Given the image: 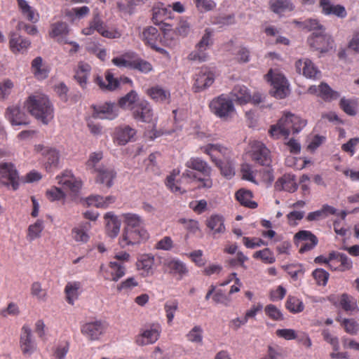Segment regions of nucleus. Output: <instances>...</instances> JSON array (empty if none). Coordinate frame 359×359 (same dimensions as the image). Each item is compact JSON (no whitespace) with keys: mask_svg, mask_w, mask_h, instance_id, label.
<instances>
[{"mask_svg":"<svg viewBox=\"0 0 359 359\" xmlns=\"http://www.w3.org/2000/svg\"><path fill=\"white\" fill-rule=\"evenodd\" d=\"M125 225L118 243L122 248L146 241L149 234L144 228L143 218L137 214L127 212L121 215Z\"/></svg>","mask_w":359,"mask_h":359,"instance_id":"nucleus-1","label":"nucleus"},{"mask_svg":"<svg viewBox=\"0 0 359 359\" xmlns=\"http://www.w3.org/2000/svg\"><path fill=\"white\" fill-rule=\"evenodd\" d=\"M201 150L210 156L222 176L231 179L235 175L234 165L228 157L230 151L227 148L219 144H208L201 147Z\"/></svg>","mask_w":359,"mask_h":359,"instance_id":"nucleus-2","label":"nucleus"},{"mask_svg":"<svg viewBox=\"0 0 359 359\" xmlns=\"http://www.w3.org/2000/svg\"><path fill=\"white\" fill-rule=\"evenodd\" d=\"M26 106L29 112L37 120L47 125L54 117V109L48 97L43 94L28 97Z\"/></svg>","mask_w":359,"mask_h":359,"instance_id":"nucleus-3","label":"nucleus"},{"mask_svg":"<svg viewBox=\"0 0 359 359\" xmlns=\"http://www.w3.org/2000/svg\"><path fill=\"white\" fill-rule=\"evenodd\" d=\"M266 78L271 82L272 88L270 94L273 97L277 99H283L289 95V83L283 74L270 69L266 75Z\"/></svg>","mask_w":359,"mask_h":359,"instance_id":"nucleus-4","label":"nucleus"},{"mask_svg":"<svg viewBox=\"0 0 359 359\" xmlns=\"http://www.w3.org/2000/svg\"><path fill=\"white\" fill-rule=\"evenodd\" d=\"M197 179L196 173L189 168L182 173L180 181L175 182V174L171 173L167 177L165 184L172 192L182 194L192 189L188 184L195 183Z\"/></svg>","mask_w":359,"mask_h":359,"instance_id":"nucleus-5","label":"nucleus"},{"mask_svg":"<svg viewBox=\"0 0 359 359\" xmlns=\"http://www.w3.org/2000/svg\"><path fill=\"white\" fill-rule=\"evenodd\" d=\"M209 107L211 111L219 118H226L234 111L232 100L224 94L214 98L210 102Z\"/></svg>","mask_w":359,"mask_h":359,"instance_id":"nucleus-6","label":"nucleus"},{"mask_svg":"<svg viewBox=\"0 0 359 359\" xmlns=\"http://www.w3.org/2000/svg\"><path fill=\"white\" fill-rule=\"evenodd\" d=\"M100 273L104 280L117 282L125 276L126 266L121 262L110 261L107 265H100Z\"/></svg>","mask_w":359,"mask_h":359,"instance_id":"nucleus-7","label":"nucleus"},{"mask_svg":"<svg viewBox=\"0 0 359 359\" xmlns=\"http://www.w3.org/2000/svg\"><path fill=\"white\" fill-rule=\"evenodd\" d=\"M1 184L15 191L20 185V177L15 165L11 163L1 161Z\"/></svg>","mask_w":359,"mask_h":359,"instance_id":"nucleus-8","label":"nucleus"},{"mask_svg":"<svg viewBox=\"0 0 359 359\" xmlns=\"http://www.w3.org/2000/svg\"><path fill=\"white\" fill-rule=\"evenodd\" d=\"M280 124L287 130L289 136L291 133L293 134L299 133L306 125V121L290 112H285L279 119Z\"/></svg>","mask_w":359,"mask_h":359,"instance_id":"nucleus-9","label":"nucleus"},{"mask_svg":"<svg viewBox=\"0 0 359 359\" xmlns=\"http://www.w3.org/2000/svg\"><path fill=\"white\" fill-rule=\"evenodd\" d=\"M250 147V156L252 161L261 165L269 166L271 162L270 151L264 144L259 141H253Z\"/></svg>","mask_w":359,"mask_h":359,"instance_id":"nucleus-10","label":"nucleus"},{"mask_svg":"<svg viewBox=\"0 0 359 359\" xmlns=\"http://www.w3.org/2000/svg\"><path fill=\"white\" fill-rule=\"evenodd\" d=\"M308 43L314 50L320 52H327L332 48L333 40L331 36L324 33V30L319 32H313L308 38Z\"/></svg>","mask_w":359,"mask_h":359,"instance_id":"nucleus-11","label":"nucleus"},{"mask_svg":"<svg viewBox=\"0 0 359 359\" xmlns=\"http://www.w3.org/2000/svg\"><path fill=\"white\" fill-rule=\"evenodd\" d=\"M352 267L353 262L346 255L337 251L330 253L329 269L330 270L344 272L351 269Z\"/></svg>","mask_w":359,"mask_h":359,"instance_id":"nucleus-12","label":"nucleus"},{"mask_svg":"<svg viewBox=\"0 0 359 359\" xmlns=\"http://www.w3.org/2000/svg\"><path fill=\"white\" fill-rule=\"evenodd\" d=\"M20 348L24 355L30 356L36 349V344L32 337L30 327L24 325L20 336Z\"/></svg>","mask_w":359,"mask_h":359,"instance_id":"nucleus-13","label":"nucleus"},{"mask_svg":"<svg viewBox=\"0 0 359 359\" xmlns=\"http://www.w3.org/2000/svg\"><path fill=\"white\" fill-rule=\"evenodd\" d=\"M133 118L144 123H151L154 120V111L151 104L147 100H140L133 107L132 112Z\"/></svg>","mask_w":359,"mask_h":359,"instance_id":"nucleus-14","label":"nucleus"},{"mask_svg":"<svg viewBox=\"0 0 359 359\" xmlns=\"http://www.w3.org/2000/svg\"><path fill=\"white\" fill-rule=\"evenodd\" d=\"M107 329V324L101 320H95L83 324L81 332L90 341L99 339Z\"/></svg>","mask_w":359,"mask_h":359,"instance_id":"nucleus-15","label":"nucleus"},{"mask_svg":"<svg viewBox=\"0 0 359 359\" xmlns=\"http://www.w3.org/2000/svg\"><path fill=\"white\" fill-rule=\"evenodd\" d=\"M93 174L95 175V182L104 185L107 189L113 186L114 180L117 175L113 168L103 165H100Z\"/></svg>","mask_w":359,"mask_h":359,"instance_id":"nucleus-16","label":"nucleus"},{"mask_svg":"<svg viewBox=\"0 0 359 359\" xmlns=\"http://www.w3.org/2000/svg\"><path fill=\"white\" fill-rule=\"evenodd\" d=\"M161 330L159 326L152 325L149 328L144 329L136 336L135 343L138 346H146L154 344L159 338Z\"/></svg>","mask_w":359,"mask_h":359,"instance_id":"nucleus-17","label":"nucleus"},{"mask_svg":"<svg viewBox=\"0 0 359 359\" xmlns=\"http://www.w3.org/2000/svg\"><path fill=\"white\" fill-rule=\"evenodd\" d=\"M118 114V109L114 103L106 102L93 107V116L96 118L113 120Z\"/></svg>","mask_w":359,"mask_h":359,"instance_id":"nucleus-18","label":"nucleus"},{"mask_svg":"<svg viewBox=\"0 0 359 359\" xmlns=\"http://www.w3.org/2000/svg\"><path fill=\"white\" fill-rule=\"evenodd\" d=\"M59 184L72 193H78L81 188L82 182L77 179L69 170H65L60 176L57 177Z\"/></svg>","mask_w":359,"mask_h":359,"instance_id":"nucleus-19","label":"nucleus"},{"mask_svg":"<svg viewBox=\"0 0 359 359\" xmlns=\"http://www.w3.org/2000/svg\"><path fill=\"white\" fill-rule=\"evenodd\" d=\"M294 239L298 242H302L299 252L304 253L315 248L318 244L317 237L309 231H299L294 235Z\"/></svg>","mask_w":359,"mask_h":359,"instance_id":"nucleus-20","label":"nucleus"},{"mask_svg":"<svg viewBox=\"0 0 359 359\" xmlns=\"http://www.w3.org/2000/svg\"><path fill=\"white\" fill-rule=\"evenodd\" d=\"M194 88L195 92H200L210 86L214 82V74L207 67H202L196 74Z\"/></svg>","mask_w":359,"mask_h":359,"instance_id":"nucleus-21","label":"nucleus"},{"mask_svg":"<svg viewBox=\"0 0 359 359\" xmlns=\"http://www.w3.org/2000/svg\"><path fill=\"white\" fill-rule=\"evenodd\" d=\"M159 37L160 34L158 29L152 26L144 28L141 35V39L145 45L151 47L153 50L162 53L165 50L158 47Z\"/></svg>","mask_w":359,"mask_h":359,"instance_id":"nucleus-22","label":"nucleus"},{"mask_svg":"<svg viewBox=\"0 0 359 359\" xmlns=\"http://www.w3.org/2000/svg\"><path fill=\"white\" fill-rule=\"evenodd\" d=\"M34 149L36 152H39L43 156L46 161V168L47 169L57 166L60 160V154L57 149L44 147L42 144L35 145Z\"/></svg>","mask_w":359,"mask_h":359,"instance_id":"nucleus-23","label":"nucleus"},{"mask_svg":"<svg viewBox=\"0 0 359 359\" xmlns=\"http://www.w3.org/2000/svg\"><path fill=\"white\" fill-rule=\"evenodd\" d=\"M91 224L88 222H83L72 228L71 236L72 239L79 244H85L90 240L89 231L91 229Z\"/></svg>","mask_w":359,"mask_h":359,"instance_id":"nucleus-24","label":"nucleus"},{"mask_svg":"<svg viewBox=\"0 0 359 359\" xmlns=\"http://www.w3.org/2000/svg\"><path fill=\"white\" fill-rule=\"evenodd\" d=\"M295 67L297 71L302 73L306 78L316 79L320 76V72L309 59L299 60L296 62Z\"/></svg>","mask_w":359,"mask_h":359,"instance_id":"nucleus-25","label":"nucleus"},{"mask_svg":"<svg viewBox=\"0 0 359 359\" xmlns=\"http://www.w3.org/2000/svg\"><path fill=\"white\" fill-rule=\"evenodd\" d=\"M136 133L135 129L127 125L117 127L114 133V141L119 145H125L133 140Z\"/></svg>","mask_w":359,"mask_h":359,"instance_id":"nucleus-26","label":"nucleus"},{"mask_svg":"<svg viewBox=\"0 0 359 359\" xmlns=\"http://www.w3.org/2000/svg\"><path fill=\"white\" fill-rule=\"evenodd\" d=\"M311 94H315L320 97L325 101H332L340 96L339 92L333 90L327 83H322L319 86H311L308 90Z\"/></svg>","mask_w":359,"mask_h":359,"instance_id":"nucleus-27","label":"nucleus"},{"mask_svg":"<svg viewBox=\"0 0 359 359\" xmlns=\"http://www.w3.org/2000/svg\"><path fill=\"white\" fill-rule=\"evenodd\" d=\"M136 267L142 276H152L154 272V257L148 254L141 255L137 259Z\"/></svg>","mask_w":359,"mask_h":359,"instance_id":"nucleus-28","label":"nucleus"},{"mask_svg":"<svg viewBox=\"0 0 359 359\" xmlns=\"http://www.w3.org/2000/svg\"><path fill=\"white\" fill-rule=\"evenodd\" d=\"M6 118L13 126L27 125L29 123L26 114L18 107L8 108Z\"/></svg>","mask_w":359,"mask_h":359,"instance_id":"nucleus-29","label":"nucleus"},{"mask_svg":"<svg viewBox=\"0 0 359 359\" xmlns=\"http://www.w3.org/2000/svg\"><path fill=\"white\" fill-rule=\"evenodd\" d=\"M275 188L278 191H285L293 193L297 188L295 176L292 174H285L275 183Z\"/></svg>","mask_w":359,"mask_h":359,"instance_id":"nucleus-30","label":"nucleus"},{"mask_svg":"<svg viewBox=\"0 0 359 359\" xmlns=\"http://www.w3.org/2000/svg\"><path fill=\"white\" fill-rule=\"evenodd\" d=\"M64 291L67 302L74 305V302L79 299L82 292V284L79 281L68 282Z\"/></svg>","mask_w":359,"mask_h":359,"instance_id":"nucleus-31","label":"nucleus"},{"mask_svg":"<svg viewBox=\"0 0 359 359\" xmlns=\"http://www.w3.org/2000/svg\"><path fill=\"white\" fill-rule=\"evenodd\" d=\"M187 168L196 170L205 176H210L212 168L208 163L199 157H191L185 163Z\"/></svg>","mask_w":359,"mask_h":359,"instance_id":"nucleus-32","label":"nucleus"},{"mask_svg":"<svg viewBox=\"0 0 359 359\" xmlns=\"http://www.w3.org/2000/svg\"><path fill=\"white\" fill-rule=\"evenodd\" d=\"M320 6L325 15H334L339 18H344L347 13L345 8L341 5H333L330 0H320Z\"/></svg>","mask_w":359,"mask_h":359,"instance_id":"nucleus-33","label":"nucleus"},{"mask_svg":"<svg viewBox=\"0 0 359 359\" xmlns=\"http://www.w3.org/2000/svg\"><path fill=\"white\" fill-rule=\"evenodd\" d=\"M95 82L102 90H104L112 91L119 86V81L114 78V74L109 70L105 72V81L102 76H97L95 79Z\"/></svg>","mask_w":359,"mask_h":359,"instance_id":"nucleus-34","label":"nucleus"},{"mask_svg":"<svg viewBox=\"0 0 359 359\" xmlns=\"http://www.w3.org/2000/svg\"><path fill=\"white\" fill-rule=\"evenodd\" d=\"M147 95L156 102L169 103L170 101V91L159 86H155L147 89Z\"/></svg>","mask_w":359,"mask_h":359,"instance_id":"nucleus-35","label":"nucleus"},{"mask_svg":"<svg viewBox=\"0 0 359 359\" xmlns=\"http://www.w3.org/2000/svg\"><path fill=\"white\" fill-rule=\"evenodd\" d=\"M165 266L168 272L177 276L178 280H181L188 273V269L186 265L181 261L172 259L165 263Z\"/></svg>","mask_w":359,"mask_h":359,"instance_id":"nucleus-36","label":"nucleus"},{"mask_svg":"<svg viewBox=\"0 0 359 359\" xmlns=\"http://www.w3.org/2000/svg\"><path fill=\"white\" fill-rule=\"evenodd\" d=\"M10 48L13 53H23L27 50L31 43L17 33H13L10 38Z\"/></svg>","mask_w":359,"mask_h":359,"instance_id":"nucleus-37","label":"nucleus"},{"mask_svg":"<svg viewBox=\"0 0 359 359\" xmlns=\"http://www.w3.org/2000/svg\"><path fill=\"white\" fill-rule=\"evenodd\" d=\"M337 214V209L327 204H325L320 210L309 212L306 219L308 222H317L327 217L329 215Z\"/></svg>","mask_w":359,"mask_h":359,"instance_id":"nucleus-38","label":"nucleus"},{"mask_svg":"<svg viewBox=\"0 0 359 359\" xmlns=\"http://www.w3.org/2000/svg\"><path fill=\"white\" fill-rule=\"evenodd\" d=\"M106 221V232L111 238L117 236L120 231L121 222L112 212H107L104 215Z\"/></svg>","mask_w":359,"mask_h":359,"instance_id":"nucleus-39","label":"nucleus"},{"mask_svg":"<svg viewBox=\"0 0 359 359\" xmlns=\"http://www.w3.org/2000/svg\"><path fill=\"white\" fill-rule=\"evenodd\" d=\"M17 2L22 15L27 20L32 23L39 20V13L26 0H17Z\"/></svg>","mask_w":359,"mask_h":359,"instance_id":"nucleus-40","label":"nucleus"},{"mask_svg":"<svg viewBox=\"0 0 359 359\" xmlns=\"http://www.w3.org/2000/svg\"><path fill=\"white\" fill-rule=\"evenodd\" d=\"M232 99L242 105L251 102V95L245 86H236L231 92Z\"/></svg>","mask_w":359,"mask_h":359,"instance_id":"nucleus-41","label":"nucleus"},{"mask_svg":"<svg viewBox=\"0 0 359 359\" xmlns=\"http://www.w3.org/2000/svg\"><path fill=\"white\" fill-rule=\"evenodd\" d=\"M171 12L166 8L154 7L153 8L152 22L161 27H170V24L165 21L170 18Z\"/></svg>","mask_w":359,"mask_h":359,"instance_id":"nucleus-42","label":"nucleus"},{"mask_svg":"<svg viewBox=\"0 0 359 359\" xmlns=\"http://www.w3.org/2000/svg\"><path fill=\"white\" fill-rule=\"evenodd\" d=\"M115 197L113 196L103 197L100 195H93L88 196L86 201L88 205H93L99 208H107L109 205L115 202Z\"/></svg>","mask_w":359,"mask_h":359,"instance_id":"nucleus-43","label":"nucleus"},{"mask_svg":"<svg viewBox=\"0 0 359 359\" xmlns=\"http://www.w3.org/2000/svg\"><path fill=\"white\" fill-rule=\"evenodd\" d=\"M90 66L86 63L81 62L78 65L74 78L83 88L87 86V80L90 72Z\"/></svg>","mask_w":359,"mask_h":359,"instance_id":"nucleus-44","label":"nucleus"},{"mask_svg":"<svg viewBox=\"0 0 359 359\" xmlns=\"http://www.w3.org/2000/svg\"><path fill=\"white\" fill-rule=\"evenodd\" d=\"M135 53L133 51L126 52L118 57H114L111 62L119 68H132L133 60H134Z\"/></svg>","mask_w":359,"mask_h":359,"instance_id":"nucleus-45","label":"nucleus"},{"mask_svg":"<svg viewBox=\"0 0 359 359\" xmlns=\"http://www.w3.org/2000/svg\"><path fill=\"white\" fill-rule=\"evenodd\" d=\"M95 25L99 27L98 33L104 38L114 39H118L121 36V32L116 28L109 27L100 18V22L97 25V22H95Z\"/></svg>","mask_w":359,"mask_h":359,"instance_id":"nucleus-46","label":"nucleus"},{"mask_svg":"<svg viewBox=\"0 0 359 359\" xmlns=\"http://www.w3.org/2000/svg\"><path fill=\"white\" fill-rule=\"evenodd\" d=\"M237 201L243 205L254 209L257 207V203L252 201V194L251 191L240 189L236 193Z\"/></svg>","mask_w":359,"mask_h":359,"instance_id":"nucleus-47","label":"nucleus"},{"mask_svg":"<svg viewBox=\"0 0 359 359\" xmlns=\"http://www.w3.org/2000/svg\"><path fill=\"white\" fill-rule=\"evenodd\" d=\"M206 225L215 233H222L225 230L224 218L219 215H212L206 220Z\"/></svg>","mask_w":359,"mask_h":359,"instance_id":"nucleus-48","label":"nucleus"},{"mask_svg":"<svg viewBox=\"0 0 359 359\" xmlns=\"http://www.w3.org/2000/svg\"><path fill=\"white\" fill-rule=\"evenodd\" d=\"M32 70L34 76L39 79H43L48 77V69L43 65V60L41 57H36L32 62Z\"/></svg>","mask_w":359,"mask_h":359,"instance_id":"nucleus-49","label":"nucleus"},{"mask_svg":"<svg viewBox=\"0 0 359 359\" xmlns=\"http://www.w3.org/2000/svg\"><path fill=\"white\" fill-rule=\"evenodd\" d=\"M269 4L271 11L278 14L294 9L293 4L289 0H270Z\"/></svg>","mask_w":359,"mask_h":359,"instance_id":"nucleus-50","label":"nucleus"},{"mask_svg":"<svg viewBox=\"0 0 359 359\" xmlns=\"http://www.w3.org/2000/svg\"><path fill=\"white\" fill-rule=\"evenodd\" d=\"M137 94L135 91L131 90L125 96L120 98L118 100V105L123 109H129L133 111V107L137 103L139 100Z\"/></svg>","mask_w":359,"mask_h":359,"instance_id":"nucleus-51","label":"nucleus"},{"mask_svg":"<svg viewBox=\"0 0 359 359\" xmlns=\"http://www.w3.org/2000/svg\"><path fill=\"white\" fill-rule=\"evenodd\" d=\"M285 308L292 313H299L304 311V304L303 302L294 296H288L285 302Z\"/></svg>","mask_w":359,"mask_h":359,"instance_id":"nucleus-52","label":"nucleus"},{"mask_svg":"<svg viewBox=\"0 0 359 359\" xmlns=\"http://www.w3.org/2000/svg\"><path fill=\"white\" fill-rule=\"evenodd\" d=\"M340 108L348 115L355 116L357 114L358 101L356 100L341 98L339 102Z\"/></svg>","mask_w":359,"mask_h":359,"instance_id":"nucleus-53","label":"nucleus"},{"mask_svg":"<svg viewBox=\"0 0 359 359\" xmlns=\"http://www.w3.org/2000/svg\"><path fill=\"white\" fill-rule=\"evenodd\" d=\"M69 32L68 26L65 22H58L54 23L51 26V32H50V35L51 37H61V39H58L61 43V40H65L63 39L64 36H67Z\"/></svg>","mask_w":359,"mask_h":359,"instance_id":"nucleus-54","label":"nucleus"},{"mask_svg":"<svg viewBox=\"0 0 359 359\" xmlns=\"http://www.w3.org/2000/svg\"><path fill=\"white\" fill-rule=\"evenodd\" d=\"M131 69H136L143 74H148L153 70V67L150 62L137 57L135 53Z\"/></svg>","mask_w":359,"mask_h":359,"instance_id":"nucleus-55","label":"nucleus"},{"mask_svg":"<svg viewBox=\"0 0 359 359\" xmlns=\"http://www.w3.org/2000/svg\"><path fill=\"white\" fill-rule=\"evenodd\" d=\"M253 258L262 260L264 264H273L276 262L273 252L269 248H264L261 250L256 251L253 255Z\"/></svg>","mask_w":359,"mask_h":359,"instance_id":"nucleus-56","label":"nucleus"},{"mask_svg":"<svg viewBox=\"0 0 359 359\" xmlns=\"http://www.w3.org/2000/svg\"><path fill=\"white\" fill-rule=\"evenodd\" d=\"M43 229V221L38 219L36 222L29 225L27 230V238L32 241L41 236V233Z\"/></svg>","mask_w":359,"mask_h":359,"instance_id":"nucleus-57","label":"nucleus"},{"mask_svg":"<svg viewBox=\"0 0 359 359\" xmlns=\"http://www.w3.org/2000/svg\"><path fill=\"white\" fill-rule=\"evenodd\" d=\"M264 312L270 319L275 321L284 320L283 314L281 311L273 304H268L264 308Z\"/></svg>","mask_w":359,"mask_h":359,"instance_id":"nucleus-58","label":"nucleus"},{"mask_svg":"<svg viewBox=\"0 0 359 359\" xmlns=\"http://www.w3.org/2000/svg\"><path fill=\"white\" fill-rule=\"evenodd\" d=\"M339 304L341 308L346 311H351L357 308L356 301L346 293L341 294Z\"/></svg>","mask_w":359,"mask_h":359,"instance_id":"nucleus-59","label":"nucleus"},{"mask_svg":"<svg viewBox=\"0 0 359 359\" xmlns=\"http://www.w3.org/2000/svg\"><path fill=\"white\" fill-rule=\"evenodd\" d=\"M102 158L103 154L102 152L92 153L90 155L89 158L86 163V168L90 170L92 173H93L94 172L96 171V169H98V167L100 165H97V164L102 159Z\"/></svg>","mask_w":359,"mask_h":359,"instance_id":"nucleus-60","label":"nucleus"},{"mask_svg":"<svg viewBox=\"0 0 359 359\" xmlns=\"http://www.w3.org/2000/svg\"><path fill=\"white\" fill-rule=\"evenodd\" d=\"M168 323L171 324L175 317V313L178 309V302L176 299L168 301L164 305Z\"/></svg>","mask_w":359,"mask_h":359,"instance_id":"nucleus-61","label":"nucleus"},{"mask_svg":"<svg viewBox=\"0 0 359 359\" xmlns=\"http://www.w3.org/2000/svg\"><path fill=\"white\" fill-rule=\"evenodd\" d=\"M269 133L270 136L274 139H280L283 137L287 138L288 137L286 129L282 127L279 120L276 124L271 126Z\"/></svg>","mask_w":359,"mask_h":359,"instance_id":"nucleus-62","label":"nucleus"},{"mask_svg":"<svg viewBox=\"0 0 359 359\" xmlns=\"http://www.w3.org/2000/svg\"><path fill=\"white\" fill-rule=\"evenodd\" d=\"M312 276L317 285L325 286L327 283L330 274L323 269H316L312 272Z\"/></svg>","mask_w":359,"mask_h":359,"instance_id":"nucleus-63","label":"nucleus"},{"mask_svg":"<svg viewBox=\"0 0 359 359\" xmlns=\"http://www.w3.org/2000/svg\"><path fill=\"white\" fill-rule=\"evenodd\" d=\"M341 325L345 331L352 335L356 334L359 330V324L353 318H344L341 322Z\"/></svg>","mask_w":359,"mask_h":359,"instance_id":"nucleus-64","label":"nucleus"}]
</instances>
